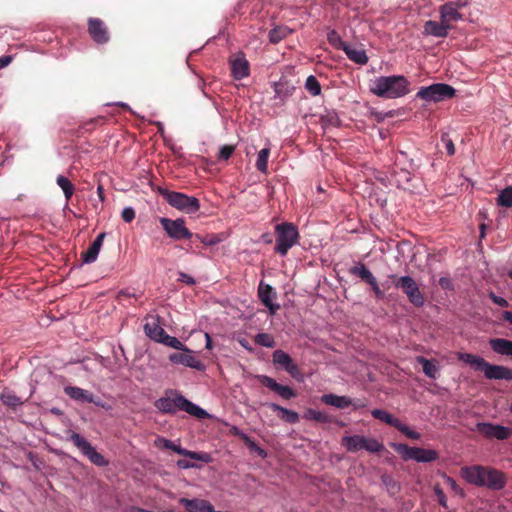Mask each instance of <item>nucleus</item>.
<instances>
[{
    "label": "nucleus",
    "mask_w": 512,
    "mask_h": 512,
    "mask_svg": "<svg viewBox=\"0 0 512 512\" xmlns=\"http://www.w3.org/2000/svg\"><path fill=\"white\" fill-rule=\"evenodd\" d=\"M460 476L469 484L486 487L491 490H501L506 485V476L499 470L481 465L464 466Z\"/></svg>",
    "instance_id": "nucleus-1"
},
{
    "label": "nucleus",
    "mask_w": 512,
    "mask_h": 512,
    "mask_svg": "<svg viewBox=\"0 0 512 512\" xmlns=\"http://www.w3.org/2000/svg\"><path fill=\"white\" fill-rule=\"evenodd\" d=\"M371 91L377 96L390 93L394 96H405L411 93L409 81L402 75L381 76L374 81Z\"/></svg>",
    "instance_id": "nucleus-2"
},
{
    "label": "nucleus",
    "mask_w": 512,
    "mask_h": 512,
    "mask_svg": "<svg viewBox=\"0 0 512 512\" xmlns=\"http://www.w3.org/2000/svg\"><path fill=\"white\" fill-rule=\"evenodd\" d=\"M155 406L158 410L164 413H175L177 410H183L200 419L208 416V413L204 409L190 402L181 395H177L174 398H160L155 402Z\"/></svg>",
    "instance_id": "nucleus-3"
},
{
    "label": "nucleus",
    "mask_w": 512,
    "mask_h": 512,
    "mask_svg": "<svg viewBox=\"0 0 512 512\" xmlns=\"http://www.w3.org/2000/svg\"><path fill=\"white\" fill-rule=\"evenodd\" d=\"M157 190L172 207L183 213H196L200 209V203L196 197L170 191L162 187H158Z\"/></svg>",
    "instance_id": "nucleus-4"
},
{
    "label": "nucleus",
    "mask_w": 512,
    "mask_h": 512,
    "mask_svg": "<svg viewBox=\"0 0 512 512\" xmlns=\"http://www.w3.org/2000/svg\"><path fill=\"white\" fill-rule=\"evenodd\" d=\"M341 444L348 452L352 453L360 450H365L369 453H382L385 450L384 444L376 438L362 435L344 436Z\"/></svg>",
    "instance_id": "nucleus-5"
},
{
    "label": "nucleus",
    "mask_w": 512,
    "mask_h": 512,
    "mask_svg": "<svg viewBox=\"0 0 512 512\" xmlns=\"http://www.w3.org/2000/svg\"><path fill=\"white\" fill-rule=\"evenodd\" d=\"M275 230L277 234L275 250L281 255H286L288 250L297 242L298 230L292 223L279 224Z\"/></svg>",
    "instance_id": "nucleus-6"
},
{
    "label": "nucleus",
    "mask_w": 512,
    "mask_h": 512,
    "mask_svg": "<svg viewBox=\"0 0 512 512\" xmlns=\"http://www.w3.org/2000/svg\"><path fill=\"white\" fill-rule=\"evenodd\" d=\"M393 448L404 460H415L417 462L428 463L435 461L438 458V453L432 449L409 447L406 444H393Z\"/></svg>",
    "instance_id": "nucleus-7"
},
{
    "label": "nucleus",
    "mask_w": 512,
    "mask_h": 512,
    "mask_svg": "<svg viewBox=\"0 0 512 512\" xmlns=\"http://www.w3.org/2000/svg\"><path fill=\"white\" fill-rule=\"evenodd\" d=\"M160 223L166 234L174 240L189 239L192 237V233L186 227L185 221L182 218L172 220L162 217L160 218Z\"/></svg>",
    "instance_id": "nucleus-8"
},
{
    "label": "nucleus",
    "mask_w": 512,
    "mask_h": 512,
    "mask_svg": "<svg viewBox=\"0 0 512 512\" xmlns=\"http://www.w3.org/2000/svg\"><path fill=\"white\" fill-rule=\"evenodd\" d=\"M395 286L401 288L407 295L409 301L417 307L424 304V297L419 290L417 283L410 276H402L395 282Z\"/></svg>",
    "instance_id": "nucleus-9"
},
{
    "label": "nucleus",
    "mask_w": 512,
    "mask_h": 512,
    "mask_svg": "<svg viewBox=\"0 0 512 512\" xmlns=\"http://www.w3.org/2000/svg\"><path fill=\"white\" fill-rule=\"evenodd\" d=\"M70 439L74 445L95 465L105 466L108 462L105 458L96 451V449L82 436L77 433H73Z\"/></svg>",
    "instance_id": "nucleus-10"
},
{
    "label": "nucleus",
    "mask_w": 512,
    "mask_h": 512,
    "mask_svg": "<svg viewBox=\"0 0 512 512\" xmlns=\"http://www.w3.org/2000/svg\"><path fill=\"white\" fill-rule=\"evenodd\" d=\"M154 445L158 448L163 449H171L177 454L189 457L194 460L202 461L205 463L211 462V456L207 453L202 452H193L186 449H183L181 446L174 444L172 441L163 438V437H157L154 440Z\"/></svg>",
    "instance_id": "nucleus-11"
},
{
    "label": "nucleus",
    "mask_w": 512,
    "mask_h": 512,
    "mask_svg": "<svg viewBox=\"0 0 512 512\" xmlns=\"http://www.w3.org/2000/svg\"><path fill=\"white\" fill-rule=\"evenodd\" d=\"M168 359L173 364H181L186 367H190L196 369L198 371H204L205 365L202 361L197 359L193 355V351L184 346V350H179L178 352L171 353L168 356Z\"/></svg>",
    "instance_id": "nucleus-12"
},
{
    "label": "nucleus",
    "mask_w": 512,
    "mask_h": 512,
    "mask_svg": "<svg viewBox=\"0 0 512 512\" xmlns=\"http://www.w3.org/2000/svg\"><path fill=\"white\" fill-rule=\"evenodd\" d=\"M88 32L91 38L98 44H105L109 41L108 29L99 18H90L88 20Z\"/></svg>",
    "instance_id": "nucleus-13"
},
{
    "label": "nucleus",
    "mask_w": 512,
    "mask_h": 512,
    "mask_svg": "<svg viewBox=\"0 0 512 512\" xmlns=\"http://www.w3.org/2000/svg\"><path fill=\"white\" fill-rule=\"evenodd\" d=\"M232 76L235 79L247 77L250 73V65L244 54L232 55L229 60Z\"/></svg>",
    "instance_id": "nucleus-14"
},
{
    "label": "nucleus",
    "mask_w": 512,
    "mask_h": 512,
    "mask_svg": "<svg viewBox=\"0 0 512 512\" xmlns=\"http://www.w3.org/2000/svg\"><path fill=\"white\" fill-rule=\"evenodd\" d=\"M477 427L478 431L484 436L499 440L507 439L512 433L511 429L507 427L490 423H480Z\"/></svg>",
    "instance_id": "nucleus-15"
},
{
    "label": "nucleus",
    "mask_w": 512,
    "mask_h": 512,
    "mask_svg": "<svg viewBox=\"0 0 512 512\" xmlns=\"http://www.w3.org/2000/svg\"><path fill=\"white\" fill-rule=\"evenodd\" d=\"M144 332L153 341L159 342L166 333L161 327L159 317L156 315H148L145 318Z\"/></svg>",
    "instance_id": "nucleus-16"
},
{
    "label": "nucleus",
    "mask_w": 512,
    "mask_h": 512,
    "mask_svg": "<svg viewBox=\"0 0 512 512\" xmlns=\"http://www.w3.org/2000/svg\"><path fill=\"white\" fill-rule=\"evenodd\" d=\"M455 90L445 83H434L427 87H421L415 96H454Z\"/></svg>",
    "instance_id": "nucleus-17"
},
{
    "label": "nucleus",
    "mask_w": 512,
    "mask_h": 512,
    "mask_svg": "<svg viewBox=\"0 0 512 512\" xmlns=\"http://www.w3.org/2000/svg\"><path fill=\"white\" fill-rule=\"evenodd\" d=\"M462 6L463 5L458 2H447L441 5L439 8L441 20L445 24H450L451 22H456L462 19V15L458 11Z\"/></svg>",
    "instance_id": "nucleus-18"
},
{
    "label": "nucleus",
    "mask_w": 512,
    "mask_h": 512,
    "mask_svg": "<svg viewBox=\"0 0 512 512\" xmlns=\"http://www.w3.org/2000/svg\"><path fill=\"white\" fill-rule=\"evenodd\" d=\"M258 295L261 302L270 310L271 314H274L280 308L279 304H275L272 301L276 294L270 285L261 282L258 288Z\"/></svg>",
    "instance_id": "nucleus-19"
},
{
    "label": "nucleus",
    "mask_w": 512,
    "mask_h": 512,
    "mask_svg": "<svg viewBox=\"0 0 512 512\" xmlns=\"http://www.w3.org/2000/svg\"><path fill=\"white\" fill-rule=\"evenodd\" d=\"M273 362L276 365L284 367L285 370L293 377H296L299 373L297 365L294 364L291 357L282 350L274 351Z\"/></svg>",
    "instance_id": "nucleus-20"
},
{
    "label": "nucleus",
    "mask_w": 512,
    "mask_h": 512,
    "mask_svg": "<svg viewBox=\"0 0 512 512\" xmlns=\"http://www.w3.org/2000/svg\"><path fill=\"white\" fill-rule=\"evenodd\" d=\"M485 377L490 380H508L512 381V369L502 365H488L484 373Z\"/></svg>",
    "instance_id": "nucleus-21"
},
{
    "label": "nucleus",
    "mask_w": 512,
    "mask_h": 512,
    "mask_svg": "<svg viewBox=\"0 0 512 512\" xmlns=\"http://www.w3.org/2000/svg\"><path fill=\"white\" fill-rule=\"evenodd\" d=\"M450 28L451 25L445 24L442 20L441 22L429 20L424 24V33L427 35L444 38L447 37Z\"/></svg>",
    "instance_id": "nucleus-22"
},
{
    "label": "nucleus",
    "mask_w": 512,
    "mask_h": 512,
    "mask_svg": "<svg viewBox=\"0 0 512 512\" xmlns=\"http://www.w3.org/2000/svg\"><path fill=\"white\" fill-rule=\"evenodd\" d=\"M64 391L69 397H71L72 399H74L76 401L95 403L97 405L99 404L98 402H96L94 400L93 395L89 391L84 390L82 388L74 387V386H66L64 388Z\"/></svg>",
    "instance_id": "nucleus-23"
},
{
    "label": "nucleus",
    "mask_w": 512,
    "mask_h": 512,
    "mask_svg": "<svg viewBox=\"0 0 512 512\" xmlns=\"http://www.w3.org/2000/svg\"><path fill=\"white\" fill-rule=\"evenodd\" d=\"M104 238H105V233H100L96 237V239L93 241V243L90 245L88 250L83 254V261L85 263H92L97 259L100 249L102 247Z\"/></svg>",
    "instance_id": "nucleus-24"
},
{
    "label": "nucleus",
    "mask_w": 512,
    "mask_h": 512,
    "mask_svg": "<svg viewBox=\"0 0 512 512\" xmlns=\"http://www.w3.org/2000/svg\"><path fill=\"white\" fill-rule=\"evenodd\" d=\"M343 51L347 57L356 64L365 65L368 62V56L364 49L347 44Z\"/></svg>",
    "instance_id": "nucleus-25"
},
{
    "label": "nucleus",
    "mask_w": 512,
    "mask_h": 512,
    "mask_svg": "<svg viewBox=\"0 0 512 512\" xmlns=\"http://www.w3.org/2000/svg\"><path fill=\"white\" fill-rule=\"evenodd\" d=\"M492 350L500 355L512 356V341L502 338H495L489 341Z\"/></svg>",
    "instance_id": "nucleus-26"
},
{
    "label": "nucleus",
    "mask_w": 512,
    "mask_h": 512,
    "mask_svg": "<svg viewBox=\"0 0 512 512\" xmlns=\"http://www.w3.org/2000/svg\"><path fill=\"white\" fill-rule=\"evenodd\" d=\"M323 403L334 406L339 409L346 408L353 404L352 400L347 396H338L335 394H325L321 397Z\"/></svg>",
    "instance_id": "nucleus-27"
},
{
    "label": "nucleus",
    "mask_w": 512,
    "mask_h": 512,
    "mask_svg": "<svg viewBox=\"0 0 512 512\" xmlns=\"http://www.w3.org/2000/svg\"><path fill=\"white\" fill-rule=\"evenodd\" d=\"M416 361L422 365L424 374L432 379L437 378L439 366L435 360L426 359L423 356H417Z\"/></svg>",
    "instance_id": "nucleus-28"
},
{
    "label": "nucleus",
    "mask_w": 512,
    "mask_h": 512,
    "mask_svg": "<svg viewBox=\"0 0 512 512\" xmlns=\"http://www.w3.org/2000/svg\"><path fill=\"white\" fill-rule=\"evenodd\" d=\"M271 409L280 413V418L288 423H297L299 415L297 412L281 407L277 404H270Z\"/></svg>",
    "instance_id": "nucleus-29"
},
{
    "label": "nucleus",
    "mask_w": 512,
    "mask_h": 512,
    "mask_svg": "<svg viewBox=\"0 0 512 512\" xmlns=\"http://www.w3.org/2000/svg\"><path fill=\"white\" fill-rule=\"evenodd\" d=\"M297 87L285 78L280 79L275 85V92L278 96H291L297 92Z\"/></svg>",
    "instance_id": "nucleus-30"
},
{
    "label": "nucleus",
    "mask_w": 512,
    "mask_h": 512,
    "mask_svg": "<svg viewBox=\"0 0 512 512\" xmlns=\"http://www.w3.org/2000/svg\"><path fill=\"white\" fill-rule=\"evenodd\" d=\"M292 33V30L287 26H276L269 32V40L273 44H277L288 35Z\"/></svg>",
    "instance_id": "nucleus-31"
},
{
    "label": "nucleus",
    "mask_w": 512,
    "mask_h": 512,
    "mask_svg": "<svg viewBox=\"0 0 512 512\" xmlns=\"http://www.w3.org/2000/svg\"><path fill=\"white\" fill-rule=\"evenodd\" d=\"M497 204L502 207H512V186L500 191L497 197Z\"/></svg>",
    "instance_id": "nucleus-32"
},
{
    "label": "nucleus",
    "mask_w": 512,
    "mask_h": 512,
    "mask_svg": "<svg viewBox=\"0 0 512 512\" xmlns=\"http://www.w3.org/2000/svg\"><path fill=\"white\" fill-rule=\"evenodd\" d=\"M56 181L58 186L63 190L66 200H69L74 193L72 183L63 175H59Z\"/></svg>",
    "instance_id": "nucleus-33"
},
{
    "label": "nucleus",
    "mask_w": 512,
    "mask_h": 512,
    "mask_svg": "<svg viewBox=\"0 0 512 512\" xmlns=\"http://www.w3.org/2000/svg\"><path fill=\"white\" fill-rule=\"evenodd\" d=\"M372 415L374 418L379 419L389 425L396 426L399 419L393 417L390 413L386 412L385 410L381 409H374L372 412Z\"/></svg>",
    "instance_id": "nucleus-34"
},
{
    "label": "nucleus",
    "mask_w": 512,
    "mask_h": 512,
    "mask_svg": "<svg viewBox=\"0 0 512 512\" xmlns=\"http://www.w3.org/2000/svg\"><path fill=\"white\" fill-rule=\"evenodd\" d=\"M304 86L307 92L313 96H317L321 93V85L314 75L307 77Z\"/></svg>",
    "instance_id": "nucleus-35"
},
{
    "label": "nucleus",
    "mask_w": 512,
    "mask_h": 512,
    "mask_svg": "<svg viewBox=\"0 0 512 512\" xmlns=\"http://www.w3.org/2000/svg\"><path fill=\"white\" fill-rule=\"evenodd\" d=\"M351 273L360 277L362 280L366 281L367 283L374 278L373 274L366 268V266L364 264H361V263L352 267Z\"/></svg>",
    "instance_id": "nucleus-36"
},
{
    "label": "nucleus",
    "mask_w": 512,
    "mask_h": 512,
    "mask_svg": "<svg viewBox=\"0 0 512 512\" xmlns=\"http://www.w3.org/2000/svg\"><path fill=\"white\" fill-rule=\"evenodd\" d=\"M270 155L269 148H263L258 152V157L256 161V167L259 171L266 173L267 172V163Z\"/></svg>",
    "instance_id": "nucleus-37"
},
{
    "label": "nucleus",
    "mask_w": 512,
    "mask_h": 512,
    "mask_svg": "<svg viewBox=\"0 0 512 512\" xmlns=\"http://www.w3.org/2000/svg\"><path fill=\"white\" fill-rule=\"evenodd\" d=\"M158 343H161L165 346H168V347L173 348L178 351L184 350V346H185L179 339H177L174 336H170L167 333L164 334V336L161 338V340Z\"/></svg>",
    "instance_id": "nucleus-38"
},
{
    "label": "nucleus",
    "mask_w": 512,
    "mask_h": 512,
    "mask_svg": "<svg viewBox=\"0 0 512 512\" xmlns=\"http://www.w3.org/2000/svg\"><path fill=\"white\" fill-rule=\"evenodd\" d=\"M327 40L335 49L344 50V48L347 46V43L342 40L339 33L335 30L328 32Z\"/></svg>",
    "instance_id": "nucleus-39"
},
{
    "label": "nucleus",
    "mask_w": 512,
    "mask_h": 512,
    "mask_svg": "<svg viewBox=\"0 0 512 512\" xmlns=\"http://www.w3.org/2000/svg\"><path fill=\"white\" fill-rule=\"evenodd\" d=\"M410 181L411 176L407 171H401L395 175V183L405 190H412V186L409 184Z\"/></svg>",
    "instance_id": "nucleus-40"
},
{
    "label": "nucleus",
    "mask_w": 512,
    "mask_h": 512,
    "mask_svg": "<svg viewBox=\"0 0 512 512\" xmlns=\"http://www.w3.org/2000/svg\"><path fill=\"white\" fill-rule=\"evenodd\" d=\"M304 418L320 423H326L329 421V418L325 413L314 409H308L304 414Z\"/></svg>",
    "instance_id": "nucleus-41"
},
{
    "label": "nucleus",
    "mask_w": 512,
    "mask_h": 512,
    "mask_svg": "<svg viewBox=\"0 0 512 512\" xmlns=\"http://www.w3.org/2000/svg\"><path fill=\"white\" fill-rule=\"evenodd\" d=\"M255 341L257 344L264 347L272 348L275 346V341L273 337L266 333H260L256 335Z\"/></svg>",
    "instance_id": "nucleus-42"
},
{
    "label": "nucleus",
    "mask_w": 512,
    "mask_h": 512,
    "mask_svg": "<svg viewBox=\"0 0 512 512\" xmlns=\"http://www.w3.org/2000/svg\"><path fill=\"white\" fill-rule=\"evenodd\" d=\"M395 428H397L399 431H401L403 434H405L407 437L411 439H420V434L418 432L412 430L406 424L402 423L400 420L396 424Z\"/></svg>",
    "instance_id": "nucleus-43"
},
{
    "label": "nucleus",
    "mask_w": 512,
    "mask_h": 512,
    "mask_svg": "<svg viewBox=\"0 0 512 512\" xmlns=\"http://www.w3.org/2000/svg\"><path fill=\"white\" fill-rule=\"evenodd\" d=\"M258 379V381H260L263 385H265L266 387L270 388L271 390L273 391H277V389L279 388V385L273 378L269 377V376H266V375H258L256 377Z\"/></svg>",
    "instance_id": "nucleus-44"
},
{
    "label": "nucleus",
    "mask_w": 512,
    "mask_h": 512,
    "mask_svg": "<svg viewBox=\"0 0 512 512\" xmlns=\"http://www.w3.org/2000/svg\"><path fill=\"white\" fill-rule=\"evenodd\" d=\"M444 479L446 484L451 488L453 492L460 495L461 497L465 496L463 489L456 483V481L453 478L444 476Z\"/></svg>",
    "instance_id": "nucleus-45"
},
{
    "label": "nucleus",
    "mask_w": 512,
    "mask_h": 512,
    "mask_svg": "<svg viewBox=\"0 0 512 512\" xmlns=\"http://www.w3.org/2000/svg\"><path fill=\"white\" fill-rule=\"evenodd\" d=\"M2 401L9 406H18L22 404V401L19 397L12 394H3L1 397Z\"/></svg>",
    "instance_id": "nucleus-46"
},
{
    "label": "nucleus",
    "mask_w": 512,
    "mask_h": 512,
    "mask_svg": "<svg viewBox=\"0 0 512 512\" xmlns=\"http://www.w3.org/2000/svg\"><path fill=\"white\" fill-rule=\"evenodd\" d=\"M276 393H278L284 399H290L295 396V392L288 386L279 385Z\"/></svg>",
    "instance_id": "nucleus-47"
},
{
    "label": "nucleus",
    "mask_w": 512,
    "mask_h": 512,
    "mask_svg": "<svg viewBox=\"0 0 512 512\" xmlns=\"http://www.w3.org/2000/svg\"><path fill=\"white\" fill-rule=\"evenodd\" d=\"M235 150L233 145H224L219 149V159L227 160Z\"/></svg>",
    "instance_id": "nucleus-48"
},
{
    "label": "nucleus",
    "mask_w": 512,
    "mask_h": 512,
    "mask_svg": "<svg viewBox=\"0 0 512 512\" xmlns=\"http://www.w3.org/2000/svg\"><path fill=\"white\" fill-rule=\"evenodd\" d=\"M458 359L471 367L473 366L475 360L478 358V355L470 354V353H458Z\"/></svg>",
    "instance_id": "nucleus-49"
},
{
    "label": "nucleus",
    "mask_w": 512,
    "mask_h": 512,
    "mask_svg": "<svg viewBox=\"0 0 512 512\" xmlns=\"http://www.w3.org/2000/svg\"><path fill=\"white\" fill-rule=\"evenodd\" d=\"M443 144L445 145V148L449 155H453L455 153V147L453 144V141L447 134H443L441 138Z\"/></svg>",
    "instance_id": "nucleus-50"
},
{
    "label": "nucleus",
    "mask_w": 512,
    "mask_h": 512,
    "mask_svg": "<svg viewBox=\"0 0 512 512\" xmlns=\"http://www.w3.org/2000/svg\"><path fill=\"white\" fill-rule=\"evenodd\" d=\"M121 217H122V219L125 222L130 223L135 218V211H134V209L132 207L124 208L122 210Z\"/></svg>",
    "instance_id": "nucleus-51"
},
{
    "label": "nucleus",
    "mask_w": 512,
    "mask_h": 512,
    "mask_svg": "<svg viewBox=\"0 0 512 512\" xmlns=\"http://www.w3.org/2000/svg\"><path fill=\"white\" fill-rule=\"evenodd\" d=\"M488 365H489V362H487L484 358L478 356V358L475 360L472 368L485 373V370L487 369Z\"/></svg>",
    "instance_id": "nucleus-52"
},
{
    "label": "nucleus",
    "mask_w": 512,
    "mask_h": 512,
    "mask_svg": "<svg viewBox=\"0 0 512 512\" xmlns=\"http://www.w3.org/2000/svg\"><path fill=\"white\" fill-rule=\"evenodd\" d=\"M435 494L437 496L438 502L441 506L446 507L447 506V498L444 494V492L438 487H435Z\"/></svg>",
    "instance_id": "nucleus-53"
},
{
    "label": "nucleus",
    "mask_w": 512,
    "mask_h": 512,
    "mask_svg": "<svg viewBox=\"0 0 512 512\" xmlns=\"http://www.w3.org/2000/svg\"><path fill=\"white\" fill-rule=\"evenodd\" d=\"M368 284L371 285V287H372V289H373V291H374V293H375L377 298H383L384 297V293L380 290L375 277L371 281H369Z\"/></svg>",
    "instance_id": "nucleus-54"
},
{
    "label": "nucleus",
    "mask_w": 512,
    "mask_h": 512,
    "mask_svg": "<svg viewBox=\"0 0 512 512\" xmlns=\"http://www.w3.org/2000/svg\"><path fill=\"white\" fill-rule=\"evenodd\" d=\"M490 298L492 299V301L501 306V307H507L508 306V302L506 299L502 298V297H499V296H496L494 293H490Z\"/></svg>",
    "instance_id": "nucleus-55"
},
{
    "label": "nucleus",
    "mask_w": 512,
    "mask_h": 512,
    "mask_svg": "<svg viewBox=\"0 0 512 512\" xmlns=\"http://www.w3.org/2000/svg\"><path fill=\"white\" fill-rule=\"evenodd\" d=\"M201 241L203 244H205L207 246H213V245L218 244L221 241V239L218 236H211V237L203 238V239H201Z\"/></svg>",
    "instance_id": "nucleus-56"
},
{
    "label": "nucleus",
    "mask_w": 512,
    "mask_h": 512,
    "mask_svg": "<svg viewBox=\"0 0 512 512\" xmlns=\"http://www.w3.org/2000/svg\"><path fill=\"white\" fill-rule=\"evenodd\" d=\"M12 61V57L9 55H4L0 57V69L8 66Z\"/></svg>",
    "instance_id": "nucleus-57"
},
{
    "label": "nucleus",
    "mask_w": 512,
    "mask_h": 512,
    "mask_svg": "<svg viewBox=\"0 0 512 512\" xmlns=\"http://www.w3.org/2000/svg\"><path fill=\"white\" fill-rule=\"evenodd\" d=\"M179 280L182 282H185L187 284H190V285L194 284V282H195L191 276H189L188 274H185V273L179 274Z\"/></svg>",
    "instance_id": "nucleus-58"
},
{
    "label": "nucleus",
    "mask_w": 512,
    "mask_h": 512,
    "mask_svg": "<svg viewBox=\"0 0 512 512\" xmlns=\"http://www.w3.org/2000/svg\"><path fill=\"white\" fill-rule=\"evenodd\" d=\"M177 466L180 467V468H183V469H187V468H190V467H193L194 465L192 464H189L187 463L186 461L184 460H179L177 462Z\"/></svg>",
    "instance_id": "nucleus-59"
},
{
    "label": "nucleus",
    "mask_w": 512,
    "mask_h": 512,
    "mask_svg": "<svg viewBox=\"0 0 512 512\" xmlns=\"http://www.w3.org/2000/svg\"><path fill=\"white\" fill-rule=\"evenodd\" d=\"M503 318H504V320H506V321H508L509 323L512 324V312L504 311L503 312Z\"/></svg>",
    "instance_id": "nucleus-60"
},
{
    "label": "nucleus",
    "mask_w": 512,
    "mask_h": 512,
    "mask_svg": "<svg viewBox=\"0 0 512 512\" xmlns=\"http://www.w3.org/2000/svg\"><path fill=\"white\" fill-rule=\"evenodd\" d=\"M205 339H206V348L209 350L212 349V340L208 333H205Z\"/></svg>",
    "instance_id": "nucleus-61"
},
{
    "label": "nucleus",
    "mask_w": 512,
    "mask_h": 512,
    "mask_svg": "<svg viewBox=\"0 0 512 512\" xmlns=\"http://www.w3.org/2000/svg\"><path fill=\"white\" fill-rule=\"evenodd\" d=\"M116 107H126V104L123 102H117L114 104Z\"/></svg>",
    "instance_id": "nucleus-62"
},
{
    "label": "nucleus",
    "mask_w": 512,
    "mask_h": 512,
    "mask_svg": "<svg viewBox=\"0 0 512 512\" xmlns=\"http://www.w3.org/2000/svg\"><path fill=\"white\" fill-rule=\"evenodd\" d=\"M387 480H390V481H391V479H390V478H388V477H383V481H384L385 483H387Z\"/></svg>",
    "instance_id": "nucleus-63"
},
{
    "label": "nucleus",
    "mask_w": 512,
    "mask_h": 512,
    "mask_svg": "<svg viewBox=\"0 0 512 512\" xmlns=\"http://www.w3.org/2000/svg\"><path fill=\"white\" fill-rule=\"evenodd\" d=\"M98 192H99V194L102 193V187L101 186L98 187Z\"/></svg>",
    "instance_id": "nucleus-64"
}]
</instances>
